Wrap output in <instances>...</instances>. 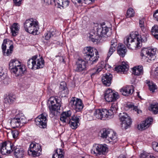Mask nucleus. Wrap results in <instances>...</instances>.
Instances as JSON below:
<instances>
[{
	"label": "nucleus",
	"instance_id": "1",
	"mask_svg": "<svg viewBox=\"0 0 158 158\" xmlns=\"http://www.w3.org/2000/svg\"><path fill=\"white\" fill-rule=\"evenodd\" d=\"M12 151H14V155L16 158H22L24 156L23 149L17 148L10 142L6 141L0 144V152L2 155H8Z\"/></svg>",
	"mask_w": 158,
	"mask_h": 158
},
{
	"label": "nucleus",
	"instance_id": "2",
	"mask_svg": "<svg viewBox=\"0 0 158 158\" xmlns=\"http://www.w3.org/2000/svg\"><path fill=\"white\" fill-rule=\"evenodd\" d=\"M144 41L137 32H132L124 39V43L127 48L131 49H137L142 46V42Z\"/></svg>",
	"mask_w": 158,
	"mask_h": 158
},
{
	"label": "nucleus",
	"instance_id": "3",
	"mask_svg": "<svg viewBox=\"0 0 158 158\" xmlns=\"http://www.w3.org/2000/svg\"><path fill=\"white\" fill-rule=\"evenodd\" d=\"M11 72L17 77L23 75L26 70L25 66L21 64L20 62L15 59L11 60L9 64Z\"/></svg>",
	"mask_w": 158,
	"mask_h": 158
},
{
	"label": "nucleus",
	"instance_id": "4",
	"mask_svg": "<svg viewBox=\"0 0 158 158\" xmlns=\"http://www.w3.org/2000/svg\"><path fill=\"white\" fill-rule=\"evenodd\" d=\"M83 52L84 56L87 60H89L91 64L96 63L98 60L99 56L98 52L95 48L88 47L85 48Z\"/></svg>",
	"mask_w": 158,
	"mask_h": 158
},
{
	"label": "nucleus",
	"instance_id": "5",
	"mask_svg": "<svg viewBox=\"0 0 158 158\" xmlns=\"http://www.w3.org/2000/svg\"><path fill=\"white\" fill-rule=\"evenodd\" d=\"M25 31L34 35L37 34L39 29L38 22L32 18L27 20L24 23Z\"/></svg>",
	"mask_w": 158,
	"mask_h": 158
},
{
	"label": "nucleus",
	"instance_id": "6",
	"mask_svg": "<svg viewBox=\"0 0 158 158\" xmlns=\"http://www.w3.org/2000/svg\"><path fill=\"white\" fill-rule=\"evenodd\" d=\"M157 55V51L155 48H144L140 53L142 60L144 62L149 61V60H154Z\"/></svg>",
	"mask_w": 158,
	"mask_h": 158
},
{
	"label": "nucleus",
	"instance_id": "7",
	"mask_svg": "<svg viewBox=\"0 0 158 158\" xmlns=\"http://www.w3.org/2000/svg\"><path fill=\"white\" fill-rule=\"evenodd\" d=\"M37 57V55H35L28 60L27 65L29 68L36 69L44 67V62L43 58L41 57L38 58Z\"/></svg>",
	"mask_w": 158,
	"mask_h": 158
},
{
	"label": "nucleus",
	"instance_id": "8",
	"mask_svg": "<svg viewBox=\"0 0 158 158\" xmlns=\"http://www.w3.org/2000/svg\"><path fill=\"white\" fill-rule=\"evenodd\" d=\"M100 132L101 137L103 139L107 138L109 142L111 144L114 143L118 140L116 134L111 129L104 128Z\"/></svg>",
	"mask_w": 158,
	"mask_h": 158
},
{
	"label": "nucleus",
	"instance_id": "9",
	"mask_svg": "<svg viewBox=\"0 0 158 158\" xmlns=\"http://www.w3.org/2000/svg\"><path fill=\"white\" fill-rule=\"evenodd\" d=\"M27 120L25 117L22 113L17 114L14 118L10 120V125L12 127H18L20 125H23L26 123Z\"/></svg>",
	"mask_w": 158,
	"mask_h": 158
},
{
	"label": "nucleus",
	"instance_id": "10",
	"mask_svg": "<svg viewBox=\"0 0 158 158\" xmlns=\"http://www.w3.org/2000/svg\"><path fill=\"white\" fill-rule=\"evenodd\" d=\"M108 149L106 144H94L91 150V153L96 156L104 154Z\"/></svg>",
	"mask_w": 158,
	"mask_h": 158
},
{
	"label": "nucleus",
	"instance_id": "11",
	"mask_svg": "<svg viewBox=\"0 0 158 158\" xmlns=\"http://www.w3.org/2000/svg\"><path fill=\"white\" fill-rule=\"evenodd\" d=\"M42 149L40 144L35 143L30 144L28 152L30 156L35 157L41 154Z\"/></svg>",
	"mask_w": 158,
	"mask_h": 158
},
{
	"label": "nucleus",
	"instance_id": "12",
	"mask_svg": "<svg viewBox=\"0 0 158 158\" xmlns=\"http://www.w3.org/2000/svg\"><path fill=\"white\" fill-rule=\"evenodd\" d=\"M94 29L96 32H97V34L101 36V37H108L110 35L109 28L104 25H98Z\"/></svg>",
	"mask_w": 158,
	"mask_h": 158
},
{
	"label": "nucleus",
	"instance_id": "13",
	"mask_svg": "<svg viewBox=\"0 0 158 158\" xmlns=\"http://www.w3.org/2000/svg\"><path fill=\"white\" fill-rule=\"evenodd\" d=\"M119 116L122 127L126 129L130 127L131 124V119L127 113H120Z\"/></svg>",
	"mask_w": 158,
	"mask_h": 158
},
{
	"label": "nucleus",
	"instance_id": "14",
	"mask_svg": "<svg viewBox=\"0 0 158 158\" xmlns=\"http://www.w3.org/2000/svg\"><path fill=\"white\" fill-rule=\"evenodd\" d=\"M47 116V114L45 113H42L39 115L35 120L36 125L40 128H46L48 121Z\"/></svg>",
	"mask_w": 158,
	"mask_h": 158
},
{
	"label": "nucleus",
	"instance_id": "15",
	"mask_svg": "<svg viewBox=\"0 0 158 158\" xmlns=\"http://www.w3.org/2000/svg\"><path fill=\"white\" fill-rule=\"evenodd\" d=\"M70 106L77 111H81L84 107L81 100L79 98L73 97L69 103Z\"/></svg>",
	"mask_w": 158,
	"mask_h": 158
},
{
	"label": "nucleus",
	"instance_id": "16",
	"mask_svg": "<svg viewBox=\"0 0 158 158\" xmlns=\"http://www.w3.org/2000/svg\"><path fill=\"white\" fill-rule=\"evenodd\" d=\"M119 98L117 93L114 92L110 89L106 90L104 95V98L107 102L114 101Z\"/></svg>",
	"mask_w": 158,
	"mask_h": 158
},
{
	"label": "nucleus",
	"instance_id": "17",
	"mask_svg": "<svg viewBox=\"0 0 158 158\" xmlns=\"http://www.w3.org/2000/svg\"><path fill=\"white\" fill-rule=\"evenodd\" d=\"M80 117L79 116L75 115L71 117L68 123L72 129H76L78 126Z\"/></svg>",
	"mask_w": 158,
	"mask_h": 158
},
{
	"label": "nucleus",
	"instance_id": "18",
	"mask_svg": "<svg viewBox=\"0 0 158 158\" xmlns=\"http://www.w3.org/2000/svg\"><path fill=\"white\" fill-rule=\"evenodd\" d=\"M152 121V118H149L138 125L137 126V128L139 130H144L149 127Z\"/></svg>",
	"mask_w": 158,
	"mask_h": 158
},
{
	"label": "nucleus",
	"instance_id": "19",
	"mask_svg": "<svg viewBox=\"0 0 158 158\" xmlns=\"http://www.w3.org/2000/svg\"><path fill=\"white\" fill-rule=\"evenodd\" d=\"M112 78V75L110 73L104 74L102 77V81L104 85L109 86L110 85Z\"/></svg>",
	"mask_w": 158,
	"mask_h": 158
},
{
	"label": "nucleus",
	"instance_id": "20",
	"mask_svg": "<svg viewBox=\"0 0 158 158\" xmlns=\"http://www.w3.org/2000/svg\"><path fill=\"white\" fill-rule=\"evenodd\" d=\"M72 114V111L70 110L63 112L60 116V121L63 123H68L71 118Z\"/></svg>",
	"mask_w": 158,
	"mask_h": 158
},
{
	"label": "nucleus",
	"instance_id": "21",
	"mask_svg": "<svg viewBox=\"0 0 158 158\" xmlns=\"http://www.w3.org/2000/svg\"><path fill=\"white\" fill-rule=\"evenodd\" d=\"M117 45V40L115 38L113 39L111 41V44L107 54L106 59L108 60L115 51Z\"/></svg>",
	"mask_w": 158,
	"mask_h": 158
},
{
	"label": "nucleus",
	"instance_id": "22",
	"mask_svg": "<svg viewBox=\"0 0 158 158\" xmlns=\"http://www.w3.org/2000/svg\"><path fill=\"white\" fill-rule=\"evenodd\" d=\"M121 94L124 96H128L131 95L133 93L134 90L132 85H126L123 87L120 90Z\"/></svg>",
	"mask_w": 158,
	"mask_h": 158
},
{
	"label": "nucleus",
	"instance_id": "23",
	"mask_svg": "<svg viewBox=\"0 0 158 158\" xmlns=\"http://www.w3.org/2000/svg\"><path fill=\"white\" fill-rule=\"evenodd\" d=\"M7 40H4L2 45V53L3 55L5 56H9L12 53L13 48V46L12 45H11L9 46V48L7 49L6 52H5L6 48V44H7Z\"/></svg>",
	"mask_w": 158,
	"mask_h": 158
},
{
	"label": "nucleus",
	"instance_id": "24",
	"mask_svg": "<svg viewBox=\"0 0 158 158\" xmlns=\"http://www.w3.org/2000/svg\"><path fill=\"white\" fill-rule=\"evenodd\" d=\"M77 67L76 70L78 72H81L86 69V63L85 61L79 59L77 63Z\"/></svg>",
	"mask_w": 158,
	"mask_h": 158
},
{
	"label": "nucleus",
	"instance_id": "25",
	"mask_svg": "<svg viewBox=\"0 0 158 158\" xmlns=\"http://www.w3.org/2000/svg\"><path fill=\"white\" fill-rule=\"evenodd\" d=\"M15 96L14 94H10L4 96V102L7 105H10L13 103L15 99Z\"/></svg>",
	"mask_w": 158,
	"mask_h": 158
},
{
	"label": "nucleus",
	"instance_id": "26",
	"mask_svg": "<svg viewBox=\"0 0 158 158\" xmlns=\"http://www.w3.org/2000/svg\"><path fill=\"white\" fill-rule=\"evenodd\" d=\"M128 67L127 64L123 62L122 65L115 67V70L118 73H125L128 70Z\"/></svg>",
	"mask_w": 158,
	"mask_h": 158
},
{
	"label": "nucleus",
	"instance_id": "27",
	"mask_svg": "<svg viewBox=\"0 0 158 158\" xmlns=\"http://www.w3.org/2000/svg\"><path fill=\"white\" fill-rule=\"evenodd\" d=\"M20 29L19 25L17 23H14L10 27L12 35L16 36L19 33Z\"/></svg>",
	"mask_w": 158,
	"mask_h": 158
},
{
	"label": "nucleus",
	"instance_id": "28",
	"mask_svg": "<svg viewBox=\"0 0 158 158\" xmlns=\"http://www.w3.org/2000/svg\"><path fill=\"white\" fill-rule=\"evenodd\" d=\"M132 73L135 75L137 76H139L143 74V67L142 65L134 67L133 68Z\"/></svg>",
	"mask_w": 158,
	"mask_h": 158
},
{
	"label": "nucleus",
	"instance_id": "29",
	"mask_svg": "<svg viewBox=\"0 0 158 158\" xmlns=\"http://www.w3.org/2000/svg\"><path fill=\"white\" fill-rule=\"evenodd\" d=\"M126 48L124 45L121 44H119L117 48L118 53L119 55L123 57L126 52Z\"/></svg>",
	"mask_w": 158,
	"mask_h": 158
},
{
	"label": "nucleus",
	"instance_id": "30",
	"mask_svg": "<svg viewBox=\"0 0 158 158\" xmlns=\"http://www.w3.org/2000/svg\"><path fill=\"white\" fill-rule=\"evenodd\" d=\"M96 33V34L94 32H91L89 34V40L92 42L94 43H97L98 42V40H100L101 36H99L98 34H97V32Z\"/></svg>",
	"mask_w": 158,
	"mask_h": 158
},
{
	"label": "nucleus",
	"instance_id": "31",
	"mask_svg": "<svg viewBox=\"0 0 158 158\" xmlns=\"http://www.w3.org/2000/svg\"><path fill=\"white\" fill-rule=\"evenodd\" d=\"M101 113L102 115V120H104L107 118H110L112 115L109 110L106 109H101Z\"/></svg>",
	"mask_w": 158,
	"mask_h": 158
},
{
	"label": "nucleus",
	"instance_id": "32",
	"mask_svg": "<svg viewBox=\"0 0 158 158\" xmlns=\"http://www.w3.org/2000/svg\"><path fill=\"white\" fill-rule=\"evenodd\" d=\"M52 158H64V152L61 149H58L52 156Z\"/></svg>",
	"mask_w": 158,
	"mask_h": 158
},
{
	"label": "nucleus",
	"instance_id": "33",
	"mask_svg": "<svg viewBox=\"0 0 158 158\" xmlns=\"http://www.w3.org/2000/svg\"><path fill=\"white\" fill-rule=\"evenodd\" d=\"M118 109V106L117 102H114L112 103L110 109L109 110L110 114L112 116L114 113L117 112Z\"/></svg>",
	"mask_w": 158,
	"mask_h": 158
},
{
	"label": "nucleus",
	"instance_id": "34",
	"mask_svg": "<svg viewBox=\"0 0 158 158\" xmlns=\"http://www.w3.org/2000/svg\"><path fill=\"white\" fill-rule=\"evenodd\" d=\"M60 104L57 102L56 103V104H53V105H51V106L49 107V109L50 112L52 113L53 114H54V112L58 110H60Z\"/></svg>",
	"mask_w": 158,
	"mask_h": 158
},
{
	"label": "nucleus",
	"instance_id": "35",
	"mask_svg": "<svg viewBox=\"0 0 158 158\" xmlns=\"http://www.w3.org/2000/svg\"><path fill=\"white\" fill-rule=\"evenodd\" d=\"M151 32L154 37L158 40V26L154 25L152 28Z\"/></svg>",
	"mask_w": 158,
	"mask_h": 158
},
{
	"label": "nucleus",
	"instance_id": "36",
	"mask_svg": "<svg viewBox=\"0 0 158 158\" xmlns=\"http://www.w3.org/2000/svg\"><path fill=\"white\" fill-rule=\"evenodd\" d=\"M144 19L142 18L139 20V27L141 29V31L143 33L147 31V29L144 25Z\"/></svg>",
	"mask_w": 158,
	"mask_h": 158
},
{
	"label": "nucleus",
	"instance_id": "37",
	"mask_svg": "<svg viewBox=\"0 0 158 158\" xmlns=\"http://www.w3.org/2000/svg\"><path fill=\"white\" fill-rule=\"evenodd\" d=\"M146 83L149 87V89L150 91L154 92L156 89V86L152 81H147Z\"/></svg>",
	"mask_w": 158,
	"mask_h": 158
},
{
	"label": "nucleus",
	"instance_id": "38",
	"mask_svg": "<svg viewBox=\"0 0 158 158\" xmlns=\"http://www.w3.org/2000/svg\"><path fill=\"white\" fill-rule=\"evenodd\" d=\"M104 67V64L103 61H102L101 62L98 63L95 67L96 68V70L95 72L96 73H99L102 71Z\"/></svg>",
	"mask_w": 158,
	"mask_h": 158
},
{
	"label": "nucleus",
	"instance_id": "39",
	"mask_svg": "<svg viewBox=\"0 0 158 158\" xmlns=\"http://www.w3.org/2000/svg\"><path fill=\"white\" fill-rule=\"evenodd\" d=\"M149 110H151L154 114L158 113V104L152 105Z\"/></svg>",
	"mask_w": 158,
	"mask_h": 158
},
{
	"label": "nucleus",
	"instance_id": "40",
	"mask_svg": "<svg viewBox=\"0 0 158 158\" xmlns=\"http://www.w3.org/2000/svg\"><path fill=\"white\" fill-rule=\"evenodd\" d=\"M94 115L98 119L102 120V115L101 114V109L96 110L94 113Z\"/></svg>",
	"mask_w": 158,
	"mask_h": 158
},
{
	"label": "nucleus",
	"instance_id": "41",
	"mask_svg": "<svg viewBox=\"0 0 158 158\" xmlns=\"http://www.w3.org/2000/svg\"><path fill=\"white\" fill-rule=\"evenodd\" d=\"M53 2L55 3V6L59 8L61 7H64L62 0H53Z\"/></svg>",
	"mask_w": 158,
	"mask_h": 158
},
{
	"label": "nucleus",
	"instance_id": "42",
	"mask_svg": "<svg viewBox=\"0 0 158 158\" xmlns=\"http://www.w3.org/2000/svg\"><path fill=\"white\" fill-rule=\"evenodd\" d=\"M134 14L135 12L132 8H130L128 9L127 13L128 17H133L134 16Z\"/></svg>",
	"mask_w": 158,
	"mask_h": 158
},
{
	"label": "nucleus",
	"instance_id": "43",
	"mask_svg": "<svg viewBox=\"0 0 158 158\" xmlns=\"http://www.w3.org/2000/svg\"><path fill=\"white\" fill-rule=\"evenodd\" d=\"M128 106L129 109H131V110H133L136 111L138 114L140 113L141 112V111L139 110L137 107L135 106L134 105L130 104L128 105Z\"/></svg>",
	"mask_w": 158,
	"mask_h": 158
},
{
	"label": "nucleus",
	"instance_id": "44",
	"mask_svg": "<svg viewBox=\"0 0 158 158\" xmlns=\"http://www.w3.org/2000/svg\"><path fill=\"white\" fill-rule=\"evenodd\" d=\"M151 155L149 153L144 152L140 154L139 156L140 158H149Z\"/></svg>",
	"mask_w": 158,
	"mask_h": 158
},
{
	"label": "nucleus",
	"instance_id": "45",
	"mask_svg": "<svg viewBox=\"0 0 158 158\" xmlns=\"http://www.w3.org/2000/svg\"><path fill=\"white\" fill-rule=\"evenodd\" d=\"M54 35V32L53 31H52L51 33L50 32H48L45 34V39L46 40H48Z\"/></svg>",
	"mask_w": 158,
	"mask_h": 158
},
{
	"label": "nucleus",
	"instance_id": "46",
	"mask_svg": "<svg viewBox=\"0 0 158 158\" xmlns=\"http://www.w3.org/2000/svg\"><path fill=\"white\" fill-rule=\"evenodd\" d=\"M49 101L50 102L51 105H53V104H56V103L58 102V100L56 98L54 97L50 98L49 99Z\"/></svg>",
	"mask_w": 158,
	"mask_h": 158
},
{
	"label": "nucleus",
	"instance_id": "47",
	"mask_svg": "<svg viewBox=\"0 0 158 158\" xmlns=\"http://www.w3.org/2000/svg\"><path fill=\"white\" fill-rule=\"evenodd\" d=\"M19 132L17 130H14L11 132V134L14 138H17L19 135Z\"/></svg>",
	"mask_w": 158,
	"mask_h": 158
},
{
	"label": "nucleus",
	"instance_id": "48",
	"mask_svg": "<svg viewBox=\"0 0 158 158\" xmlns=\"http://www.w3.org/2000/svg\"><path fill=\"white\" fill-rule=\"evenodd\" d=\"M152 145L154 150L157 152H158V143L155 142H153Z\"/></svg>",
	"mask_w": 158,
	"mask_h": 158
},
{
	"label": "nucleus",
	"instance_id": "49",
	"mask_svg": "<svg viewBox=\"0 0 158 158\" xmlns=\"http://www.w3.org/2000/svg\"><path fill=\"white\" fill-rule=\"evenodd\" d=\"M64 7H67L69 3V0H62Z\"/></svg>",
	"mask_w": 158,
	"mask_h": 158
},
{
	"label": "nucleus",
	"instance_id": "50",
	"mask_svg": "<svg viewBox=\"0 0 158 158\" xmlns=\"http://www.w3.org/2000/svg\"><path fill=\"white\" fill-rule=\"evenodd\" d=\"M96 69V68H94V69H93L91 70V77H92L94 75L98 74L99 73H97L95 72V70Z\"/></svg>",
	"mask_w": 158,
	"mask_h": 158
},
{
	"label": "nucleus",
	"instance_id": "51",
	"mask_svg": "<svg viewBox=\"0 0 158 158\" xmlns=\"http://www.w3.org/2000/svg\"><path fill=\"white\" fill-rule=\"evenodd\" d=\"M153 17L156 21H158V10H156L154 14Z\"/></svg>",
	"mask_w": 158,
	"mask_h": 158
},
{
	"label": "nucleus",
	"instance_id": "52",
	"mask_svg": "<svg viewBox=\"0 0 158 158\" xmlns=\"http://www.w3.org/2000/svg\"><path fill=\"white\" fill-rule=\"evenodd\" d=\"M150 2L152 3V5L154 7L158 4V0H151L150 1Z\"/></svg>",
	"mask_w": 158,
	"mask_h": 158
},
{
	"label": "nucleus",
	"instance_id": "53",
	"mask_svg": "<svg viewBox=\"0 0 158 158\" xmlns=\"http://www.w3.org/2000/svg\"><path fill=\"white\" fill-rule=\"evenodd\" d=\"M95 0H83L84 2L86 4H90L91 3L94 2Z\"/></svg>",
	"mask_w": 158,
	"mask_h": 158
},
{
	"label": "nucleus",
	"instance_id": "54",
	"mask_svg": "<svg viewBox=\"0 0 158 158\" xmlns=\"http://www.w3.org/2000/svg\"><path fill=\"white\" fill-rule=\"evenodd\" d=\"M154 77L158 79V67L156 69V70L154 73Z\"/></svg>",
	"mask_w": 158,
	"mask_h": 158
},
{
	"label": "nucleus",
	"instance_id": "55",
	"mask_svg": "<svg viewBox=\"0 0 158 158\" xmlns=\"http://www.w3.org/2000/svg\"><path fill=\"white\" fill-rule=\"evenodd\" d=\"M13 1L15 3V5L19 6L21 4V1L22 0H13Z\"/></svg>",
	"mask_w": 158,
	"mask_h": 158
},
{
	"label": "nucleus",
	"instance_id": "56",
	"mask_svg": "<svg viewBox=\"0 0 158 158\" xmlns=\"http://www.w3.org/2000/svg\"><path fill=\"white\" fill-rule=\"evenodd\" d=\"M4 73L0 71V81L4 79Z\"/></svg>",
	"mask_w": 158,
	"mask_h": 158
},
{
	"label": "nucleus",
	"instance_id": "57",
	"mask_svg": "<svg viewBox=\"0 0 158 158\" xmlns=\"http://www.w3.org/2000/svg\"><path fill=\"white\" fill-rule=\"evenodd\" d=\"M44 2L48 4H51L52 3V1L53 0H44Z\"/></svg>",
	"mask_w": 158,
	"mask_h": 158
},
{
	"label": "nucleus",
	"instance_id": "58",
	"mask_svg": "<svg viewBox=\"0 0 158 158\" xmlns=\"http://www.w3.org/2000/svg\"><path fill=\"white\" fill-rule=\"evenodd\" d=\"M117 158H127L126 156L123 155H121Z\"/></svg>",
	"mask_w": 158,
	"mask_h": 158
},
{
	"label": "nucleus",
	"instance_id": "59",
	"mask_svg": "<svg viewBox=\"0 0 158 158\" xmlns=\"http://www.w3.org/2000/svg\"><path fill=\"white\" fill-rule=\"evenodd\" d=\"M65 90H66V93L65 94V95H64V96H65L66 95H67L68 94V93L67 92V90L66 89H64L62 91V93H64L65 92Z\"/></svg>",
	"mask_w": 158,
	"mask_h": 158
},
{
	"label": "nucleus",
	"instance_id": "60",
	"mask_svg": "<svg viewBox=\"0 0 158 158\" xmlns=\"http://www.w3.org/2000/svg\"><path fill=\"white\" fill-rule=\"evenodd\" d=\"M149 158H156L155 157L152 155H151Z\"/></svg>",
	"mask_w": 158,
	"mask_h": 158
},
{
	"label": "nucleus",
	"instance_id": "61",
	"mask_svg": "<svg viewBox=\"0 0 158 158\" xmlns=\"http://www.w3.org/2000/svg\"><path fill=\"white\" fill-rule=\"evenodd\" d=\"M60 58V59H61L63 60V61L64 60V59L62 57H61Z\"/></svg>",
	"mask_w": 158,
	"mask_h": 158
},
{
	"label": "nucleus",
	"instance_id": "62",
	"mask_svg": "<svg viewBox=\"0 0 158 158\" xmlns=\"http://www.w3.org/2000/svg\"><path fill=\"white\" fill-rule=\"evenodd\" d=\"M82 158H85L84 157H82Z\"/></svg>",
	"mask_w": 158,
	"mask_h": 158
},
{
	"label": "nucleus",
	"instance_id": "63",
	"mask_svg": "<svg viewBox=\"0 0 158 158\" xmlns=\"http://www.w3.org/2000/svg\"><path fill=\"white\" fill-rule=\"evenodd\" d=\"M0 158H1V157H0Z\"/></svg>",
	"mask_w": 158,
	"mask_h": 158
}]
</instances>
